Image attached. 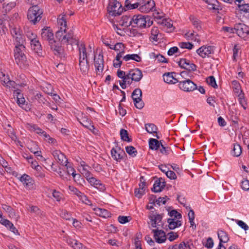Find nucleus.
Segmentation results:
<instances>
[{"label": "nucleus", "mask_w": 249, "mask_h": 249, "mask_svg": "<svg viewBox=\"0 0 249 249\" xmlns=\"http://www.w3.org/2000/svg\"><path fill=\"white\" fill-rule=\"evenodd\" d=\"M167 221L170 230H174L176 228L181 226L182 224L181 221L179 220H176L172 218H168Z\"/></svg>", "instance_id": "28"}, {"label": "nucleus", "mask_w": 249, "mask_h": 249, "mask_svg": "<svg viewBox=\"0 0 249 249\" xmlns=\"http://www.w3.org/2000/svg\"><path fill=\"white\" fill-rule=\"evenodd\" d=\"M163 215V213H154V212L152 211V213L148 216L151 222V225L149 226V228L152 230V232L154 233V237L157 236V233H159V232H160L159 231V226L163 228L164 224L162 223Z\"/></svg>", "instance_id": "2"}, {"label": "nucleus", "mask_w": 249, "mask_h": 249, "mask_svg": "<svg viewBox=\"0 0 249 249\" xmlns=\"http://www.w3.org/2000/svg\"><path fill=\"white\" fill-rule=\"evenodd\" d=\"M130 219V216L120 215L118 217V221L121 224H125L128 222Z\"/></svg>", "instance_id": "57"}, {"label": "nucleus", "mask_w": 249, "mask_h": 249, "mask_svg": "<svg viewBox=\"0 0 249 249\" xmlns=\"http://www.w3.org/2000/svg\"><path fill=\"white\" fill-rule=\"evenodd\" d=\"M8 229H9L10 231H11L12 232H14V233H16L18 232V230L16 229V228L14 226L13 224L10 221H9L8 223L5 226Z\"/></svg>", "instance_id": "63"}, {"label": "nucleus", "mask_w": 249, "mask_h": 249, "mask_svg": "<svg viewBox=\"0 0 249 249\" xmlns=\"http://www.w3.org/2000/svg\"><path fill=\"white\" fill-rule=\"evenodd\" d=\"M241 187L242 189L245 191L249 190V180L245 179L242 181L241 183Z\"/></svg>", "instance_id": "59"}, {"label": "nucleus", "mask_w": 249, "mask_h": 249, "mask_svg": "<svg viewBox=\"0 0 249 249\" xmlns=\"http://www.w3.org/2000/svg\"><path fill=\"white\" fill-rule=\"evenodd\" d=\"M222 31L224 32L230 33H236V27L235 24L234 26V27H231L228 26H223L222 28Z\"/></svg>", "instance_id": "58"}, {"label": "nucleus", "mask_w": 249, "mask_h": 249, "mask_svg": "<svg viewBox=\"0 0 249 249\" xmlns=\"http://www.w3.org/2000/svg\"><path fill=\"white\" fill-rule=\"evenodd\" d=\"M123 59L126 61L132 59L138 62L142 61L141 57L137 54H127L123 57Z\"/></svg>", "instance_id": "38"}, {"label": "nucleus", "mask_w": 249, "mask_h": 249, "mask_svg": "<svg viewBox=\"0 0 249 249\" xmlns=\"http://www.w3.org/2000/svg\"><path fill=\"white\" fill-rule=\"evenodd\" d=\"M145 16L142 15H138L133 16L132 18L133 27H137L143 28L146 27Z\"/></svg>", "instance_id": "12"}, {"label": "nucleus", "mask_w": 249, "mask_h": 249, "mask_svg": "<svg viewBox=\"0 0 249 249\" xmlns=\"http://www.w3.org/2000/svg\"><path fill=\"white\" fill-rule=\"evenodd\" d=\"M119 24L122 26L128 27L130 25H133L132 18L129 16H123L119 21Z\"/></svg>", "instance_id": "30"}, {"label": "nucleus", "mask_w": 249, "mask_h": 249, "mask_svg": "<svg viewBox=\"0 0 249 249\" xmlns=\"http://www.w3.org/2000/svg\"><path fill=\"white\" fill-rule=\"evenodd\" d=\"M218 238L220 240V243H227L229 240L228 234L223 231H219L217 232Z\"/></svg>", "instance_id": "34"}, {"label": "nucleus", "mask_w": 249, "mask_h": 249, "mask_svg": "<svg viewBox=\"0 0 249 249\" xmlns=\"http://www.w3.org/2000/svg\"><path fill=\"white\" fill-rule=\"evenodd\" d=\"M179 89L184 91L190 92L197 89V87L192 80L189 79L179 82Z\"/></svg>", "instance_id": "8"}, {"label": "nucleus", "mask_w": 249, "mask_h": 249, "mask_svg": "<svg viewBox=\"0 0 249 249\" xmlns=\"http://www.w3.org/2000/svg\"><path fill=\"white\" fill-rule=\"evenodd\" d=\"M74 245H72L73 249H87L82 243L77 240H73Z\"/></svg>", "instance_id": "56"}, {"label": "nucleus", "mask_w": 249, "mask_h": 249, "mask_svg": "<svg viewBox=\"0 0 249 249\" xmlns=\"http://www.w3.org/2000/svg\"><path fill=\"white\" fill-rule=\"evenodd\" d=\"M30 45L32 49L39 56H43V51L41 45L37 38L35 39L32 42H30Z\"/></svg>", "instance_id": "18"}, {"label": "nucleus", "mask_w": 249, "mask_h": 249, "mask_svg": "<svg viewBox=\"0 0 249 249\" xmlns=\"http://www.w3.org/2000/svg\"><path fill=\"white\" fill-rule=\"evenodd\" d=\"M58 24L63 26L60 28V30L55 33V37L62 44H70L71 46L76 45L78 48L79 55L88 58V53L84 43L79 44V41L74 37V33L72 30L66 32V22L64 17L58 20Z\"/></svg>", "instance_id": "1"}, {"label": "nucleus", "mask_w": 249, "mask_h": 249, "mask_svg": "<svg viewBox=\"0 0 249 249\" xmlns=\"http://www.w3.org/2000/svg\"><path fill=\"white\" fill-rule=\"evenodd\" d=\"M176 74V73L175 72H168L164 74L163 77L164 82L168 84H171L172 82L173 81L174 75Z\"/></svg>", "instance_id": "43"}, {"label": "nucleus", "mask_w": 249, "mask_h": 249, "mask_svg": "<svg viewBox=\"0 0 249 249\" xmlns=\"http://www.w3.org/2000/svg\"><path fill=\"white\" fill-rule=\"evenodd\" d=\"M128 73L135 82L140 81L143 76L142 71L138 68L129 70Z\"/></svg>", "instance_id": "19"}, {"label": "nucleus", "mask_w": 249, "mask_h": 249, "mask_svg": "<svg viewBox=\"0 0 249 249\" xmlns=\"http://www.w3.org/2000/svg\"><path fill=\"white\" fill-rule=\"evenodd\" d=\"M10 32L13 37L15 38L16 46H19L22 48H25V46L23 45L25 38L20 29L17 27H12L10 29Z\"/></svg>", "instance_id": "7"}, {"label": "nucleus", "mask_w": 249, "mask_h": 249, "mask_svg": "<svg viewBox=\"0 0 249 249\" xmlns=\"http://www.w3.org/2000/svg\"><path fill=\"white\" fill-rule=\"evenodd\" d=\"M35 99L40 104H44L47 101V100L45 99V98L43 97L42 94L40 93H37L36 95H35Z\"/></svg>", "instance_id": "54"}, {"label": "nucleus", "mask_w": 249, "mask_h": 249, "mask_svg": "<svg viewBox=\"0 0 249 249\" xmlns=\"http://www.w3.org/2000/svg\"><path fill=\"white\" fill-rule=\"evenodd\" d=\"M103 55L99 54L97 57L95 56L94 59V65L95 68V72L97 75H101L104 70V60Z\"/></svg>", "instance_id": "9"}, {"label": "nucleus", "mask_w": 249, "mask_h": 249, "mask_svg": "<svg viewBox=\"0 0 249 249\" xmlns=\"http://www.w3.org/2000/svg\"><path fill=\"white\" fill-rule=\"evenodd\" d=\"M28 127L31 130L35 131L37 134L42 135L45 131L41 129L36 124H28Z\"/></svg>", "instance_id": "49"}, {"label": "nucleus", "mask_w": 249, "mask_h": 249, "mask_svg": "<svg viewBox=\"0 0 249 249\" xmlns=\"http://www.w3.org/2000/svg\"><path fill=\"white\" fill-rule=\"evenodd\" d=\"M162 142L163 140L158 141L155 139L150 138L149 140V148L153 150H158L160 148Z\"/></svg>", "instance_id": "23"}, {"label": "nucleus", "mask_w": 249, "mask_h": 249, "mask_svg": "<svg viewBox=\"0 0 249 249\" xmlns=\"http://www.w3.org/2000/svg\"><path fill=\"white\" fill-rule=\"evenodd\" d=\"M155 8V2L153 0H148L144 1L142 0L141 1V5L140 6L139 10L141 12L148 13L150 11L153 10Z\"/></svg>", "instance_id": "13"}, {"label": "nucleus", "mask_w": 249, "mask_h": 249, "mask_svg": "<svg viewBox=\"0 0 249 249\" xmlns=\"http://www.w3.org/2000/svg\"><path fill=\"white\" fill-rule=\"evenodd\" d=\"M207 83L213 88H217V85L216 84L215 78L213 76H210L207 80Z\"/></svg>", "instance_id": "52"}, {"label": "nucleus", "mask_w": 249, "mask_h": 249, "mask_svg": "<svg viewBox=\"0 0 249 249\" xmlns=\"http://www.w3.org/2000/svg\"><path fill=\"white\" fill-rule=\"evenodd\" d=\"M14 94L16 96L17 99V103L21 107V105H25V100L23 97V94L21 93L20 89H17L14 90Z\"/></svg>", "instance_id": "27"}, {"label": "nucleus", "mask_w": 249, "mask_h": 249, "mask_svg": "<svg viewBox=\"0 0 249 249\" xmlns=\"http://www.w3.org/2000/svg\"><path fill=\"white\" fill-rule=\"evenodd\" d=\"M61 216L62 218L66 220H70L71 218V214L66 210L61 211Z\"/></svg>", "instance_id": "62"}, {"label": "nucleus", "mask_w": 249, "mask_h": 249, "mask_svg": "<svg viewBox=\"0 0 249 249\" xmlns=\"http://www.w3.org/2000/svg\"><path fill=\"white\" fill-rule=\"evenodd\" d=\"M25 48H22L19 46H16L15 51V59L16 63L20 67H22L26 64L27 61L26 57L23 52Z\"/></svg>", "instance_id": "5"}, {"label": "nucleus", "mask_w": 249, "mask_h": 249, "mask_svg": "<svg viewBox=\"0 0 249 249\" xmlns=\"http://www.w3.org/2000/svg\"><path fill=\"white\" fill-rule=\"evenodd\" d=\"M79 198L82 201V202L85 203L86 204H90V201L88 199V197L84 195V193H82L81 195L79 196Z\"/></svg>", "instance_id": "64"}, {"label": "nucleus", "mask_w": 249, "mask_h": 249, "mask_svg": "<svg viewBox=\"0 0 249 249\" xmlns=\"http://www.w3.org/2000/svg\"><path fill=\"white\" fill-rule=\"evenodd\" d=\"M239 10L241 14L247 18H249V4H237Z\"/></svg>", "instance_id": "24"}, {"label": "nucleus", "mask_w": 249, "mask_h": 249, "mask_svg": "<svg viewBox=\"0 0 249 249\" xmlns=\"http://www.w3.org/2000/svg\"><path fill=\"white\" fill-rule=\"evenodd\" d=\"M79 66L82 74H87L89 69V61L79 62Z\"/></svg>", "instance_id": "32"}, {"label": "nucleus", "mask_w": 249, "mask_h": 249, "mask_svg": "<svg viewBox=\"0 0 249 249\" xmlns=\"http://www.w3.org/2000/svg\"><path fill=\"white\" fill-rule=\"evenodd\" d=\"M179 46L182 49H188L189 50L192 49L194 45L192 43L190 42H180L179 44Z\"/></svg>", "instance_id": "53"}, {"label": "nucleus", "mask_w": 249, "mask_h": 249, "mask_svg": "<svg viewBox=\"0 0 249 249\" xmlns=\"http://www.w3.org/2000/svg\"><path fill=\"white\" fill-rule=\"evenodd\" d=\"M137 97H140V98H142V92L139 88L135 89L131 94V97L133 99V98H137Z\"/></svg>", "instance_id": "51"}, {"label": "nucleus", "mask_w": 249, "mask_h": 249, "mask_svg": "<svg viewBox=\"0 0 249 249\" xmlns=\"http://www.w3.org/2000/svg\"><path fill=\"white\" fill-rule=\"evenodd\" d=\"M125 150L128 155L131 156L133 157H135L138 153L137 150L133 146H126Z\"/></svg>", "instance_id": "48"}, {"label": "nucleus", "mask_w": 249, "mask_h": 249, "mask_svg": "<svg viewBox=\"0 0 249 249\" xmlns=\"http://www.w3.org/2000/svg\"><path fill=\"white\" fill-rule=\"evenodd\" d=\"M159 231H160V232H159V233H157V236H154V238L158 243L161 244L164 243L166 241V236L164 231L159 230Z\"/></svg>", "instance_id": "31"}, {"label": "nucleus", "mask_w": 249, "mask_h": 249, "mask_svg": "<svg viewBox=\"0 0 249 249\" xmlns=\"http://www.w3.org/2000/svg\"><path fill=\"white\" fill-rule=\"evenodd\" d=\"M169 215L172 217L171 218L175 220H179L182 218L181 213L177 212L176 210H173L168 213Z\"/></svg>", "instance_id": "47"}, {"label": "nucleus", "mask_w": 249, "mask_h": 249, "mask_svg": "<svg viewBox=\"0 0 249 249\" xmlns=\"http://www.w3.org/2000/svg\"><path fill=\"white\" fill-rule=\"evenodd\" d=\"M160 146L161 148L160 150V153L164 155H168L169 154V152L171 151V148L169 147L164 146L162 144V142L161 143Z\"/></svg>", "instance_id": "60"}, {"label": "nucleus", "mask_w": 249, "mask_h": 249, "mask_svg": "<svg viewBox=\"0 0 249 249\" xmlns=\"http://www.w3.org/2000/svg\"><path fill=\"white\" fill-rule=\"evenodd\" d=\"M52 154L54 159L61 165H64L65 163H69L68 159L66 158L65 154L61 152L60 150H53L52 152Z\"/></svg>", "instance_id": "16"}, {"label": "nucleus", "mask_w": 249, "mask_h": 249, "mask_svg": "<svg viewBox=\"0 0 249 249\" xmlns=\"http://www.w3.org/2000/svg\"><path fill=\"white\" fill-rule=\"evenodd\" d=\"M8 82V83L7 82L6 87L16 89H18L19 84H17L14 81L9 80Z\"/></svg>", "instance_id": "55"}, {"label": "nucleus", "mask_w": 249, "mask_h": 249, "mask_svg": "<svg viewBox=\"0 0 249 249\" xmlns=\"http://www.w3.org/2000/svg\"><path fill=\"white\" fill-rule=\"evenodd\" d=\"M179 67L188 71H195L196 70V66L193 64L191 63L190 61L185 58H181L178 62Z\"/></svg>", "instance_id": "15"}, {"label": "nucleus", "mask_w": 249, "mask_h": 249, "mask_svg": "<svg viewBox=\"0 0 249 249\" xmlns=\"http://www.w3.org/2000/svg\"><path fill=\"white\" fill-rule=\"evenodd\" d=\"M111 155L112 158L117 162H120L124 156H126L124 150L120 146H116L111 150Z\"/></svg>", "instance_id": "10"}, {"label": "nucleus", "mask_w": 249, "mask_h": 249, "mask_svg": "<svg viewBox=\"0 0 249 249\" xmlns=\"http://www.w3.org/2000/svg\"><path fill=\"white\" fill-rule=\"evenodd\" d=\"M2 208L7 213H8L10 217L13 218H18V215L15 212V210L13 209L11 206L6 204H2Z\"/></svg>", "instance_id": "29"}, {"label": "nucleus", "mask_w": 249, "mask_h": 249, "mask_svg": "<svg viewBox=\"0 0 249 249\" xmlns=\"http://www.w3.org/2000/svg\"><path fill=\"white\" fill-rule=\"evenodd\" d=\"M69 163H65L64 164V166L66 167V172L69 175H71L73 178H75L76 176H77L79 178L81 177V175L79 174H76L75 172V169L71 167L70 165H68Z\"/></svg>", "instance_id": "35"}, {"label": "nucleus", "mask_w": 249, "mask_h": 249, "mask_svg": "<svg viewBox=\"0 0 249 249\" xmlns=\"http://www.w3.org/2000/svg\"><path fill=\"white\" fill-rule=\"evenodd\" d=\"M25 34L27 37L30 40V42H32L37 38V35L29 28H27L26 30L25 29Z\"/></svg>", "instance_id": "45"}, {"label": "nucleus", "mask_w": 249, "mask_h": 249, "mask_svg": "<svg viewBox=\"0 0 249 249\" xmlns=\"http://www.w3.org/2000/svg\"><path fill=\"white\" fill-rule=\"evenodd\" d=\"M160 181L159 179L156 180L153 185V188H151V191L155 193L160 192L162 191L161 189V185L160 184Z\"/></svg>", "instance_id": "44"}, {"label": "nucleus", "mask_w": 249, "mask_h": 249, "mask_svg": "<svg viewBox=\"0 0 249 249\" xmlns=\"http://www.w3.org/2000/svg\"><path fill=\"white\" fill-rule=\"evenodd\" d=\"M119 51V53H117L115 57V60L118 62L117 64H114L115 68H120L122 64V61H121L120 59L122 57H123V56L124 53V49L123 50H121Z\"/></svg>", "instance_id": "40"}, {"label": "nucleus", "mask_w": 249, "mask_h": 249, "mask_svg": "<svg viewBox=\"0 0 249 249\" xmlns=\"http://www.w3.org/2000/svg\"><path fill=\"white\" fill-rule=\"evenodd\" d=\"M145 128L147 133L150 134L157 133L158 130L157 126L152 123L145 124Z\"/></svg>", "instance_id": "36"}, {"label": "nucleus", "mask_w": 249, "mask_h": 249, "mask_svg": "<svg viewBox=\"0 0 249 249\" xmlns=\"http://www.w3.org/2000/svg\"><path fill=\"white\" fill-rule=\"evenodd\" d=\"M41 36L44 40L48 41L49 43L51 42V40L54 39L52 30L48 27L42 30Z\"/></svg>", "instance_id": "20"}, {"label": "nucleus", "mask_w": 249, "mask_h": 249, "mask_svg": "<svg viewBox=\"0 0 249 249\" xmlns=\"http://www.w3.org/2000/svg\"><path fill=\"white\" fill-rule=\"evenodd\" d=\"M120 136L122 140L127 142H132V139L128 137V133L126 130L121 129L120 130Z\"/></svg>", "instance_id": "42"}, {"label": "nucleus", "mask_w": 249, "mask_h": 249, "mask_svg": "<svg viewBox=\"0 0 249 249\" xmlns=\"http://www.w3.org/2000/svg\"><path fill=\"white\" fill-rule=\"evenodd\" d=\"M88 181L91 185L101 191H104L106 189L105 185L101 183V181L94 177L89 178Z\"/></svg>", "instance_id": "21"}, {"label": "nucleus", "mask_w": 249, "mask_h": 249, "mask_svg": "<svg viewBox=\"0 0 249 249\" xmlns=\"http://www.w3.org/2000/svg\"><path fill=\"white\" fill-rule=\"evenodd\" d=\"M57 39L59 40L58 38ZM62 44L64 45L65 44L61 43V41L59 40L56 41L54 39L51 40V42L49 43L51 49L53 52L54 55L60 58L65 57V56L64 49L61 46ZM66 44L67 45V44Z\"/></svg>", "instance_id": "6"}, {"label": "nucleus", "mask_w": 249, "mask_h": 249, "mask_svg": "<svg viewBox=\"0 0 249 249\" xmlns=\"http://www.w3.org/2000/svg\"><path fill=\"white\" fill-rule=\"evenodd\" d=\"M187 248H190L189 245L182 242L179 244L170 245L167 249H186Z\"/></svg>", "instance_id": "37"}, {"label": "nucleus", "mask_w": 249, "mask_h": 249, "mask_svg": "<svg viewBox=\"0 0 249 249\" xmlns=\"http://www.w3.org/2000/svg\"><path fill=\"white\" fill-rule=\"evenodd\" d=\"M97 215L104 218H108L111 216V213L107 210L100 208H96L94 209Z\"/></svg>", "instance_id": "26"}, {"label": "nucleus", "mask_w": 249, "mask_h": 249, "mask_svg": "<svg viewBox=\"0 0 249 249\" xmlns=\"http://www.w3.org/2000/svg\"><path fill=\"white\" fill-rule=\"evenodd\" d=\"M208 5V8L210 10H219L222 8L219 5V2L217 0H203Z\"/></svg>", "instance_id": "25"}, {"label": "nucleus", "mask_w": 249, "mask_h": 249, "mask_svg": "<svg viewBox=\"0 0 249 249\" xmlns=\"http://www.w3.org/2000/svg\"><path fill=\"white\" fill-rule=\"evenodd\" d=\"M19 180L26 187H32L34 184V180L30 176L25 174L20 177Z\"/></svg>", "instance_id": "22"}, {"label": "nucleus", "mask_w": 249, "mask_h": 249, "mask_svg": "<svg viewBox=\"0 0 249 249\" xmlns=\"http://www.w3.org/2000/svg\"><path fill=\"white\" fill-rule=\"evenodd\" d=\"M197 53L201 57H210L211 54L214 53L213 46H203L196 50Z\"/></svg>", "instance_id": "14"}, {"label": "nucleus", "mask_w": 249, "mask_h": 249, "mask_svg": "<svg viewBox=\"0 0 249 249\" xmlns=\"http://www.w3.org/2000/svg\"><path fill=\"white\" fill-rule=\"evenodd\" d=\"M242 153L241 146L239 144H234L231 151L232 155L234 157H239Z\"/></svg>", "instance_id": "41"}, {"label": "nucleus", "mask_w": 249, "mask_h": 249, "mask_svg": "<svg viewBox=\"0 0 249 249\" xmlns=\"http://www.w3.org/2000/svg\"><path fill=\"white\" fill-rule=\"evenodd\" d=\"M110 49L114 50L115 51H119L121 50L125 49L124 45L122 42H118L116 43L114 46L110 47Z\"/></svg>", "instance_id": "50"}, {"label": "nucleus", "mask_w": 249, "mask_h": 249, "mask_svg": "<svg viewBox=\"0 0 249 249\" xmlns=\"http://www.w3.org/2000/svg\"><path fill=\"white\" fill-rule=\"evenodd\" d=\"M190 20L192 21V24L195 26V27L198 30H200L201 29V21L195 17L193 16H190L189 18Z\"/></svg>", "instance_id": "39"}, {"label": "nucleus", "mask_w": 249, "mask_h": 249, "mask_svg": "<svg viewBox=\"0 0 249 249\" xmlns=\"http://www.w3.org/2000/svg\"><path fill=\"white\" fill-rule=\"evenodd\" d=\"M133 101L136 108L142 109L143 107L144 104L142 100V98H140V97L133 98Z\"/></svg>", "instance_id": "46"}, {"label": "nucleus", "mask_w": 249, "mask_h": 249, "mask_svg": "<svg viewBox=\"0 0 249 249\" xmlns=\"http://www.w3.org/2000/svg\"><path fill=\"white\" fill-rule=\"evenodd\" d=\"M159 34V30L157 27H153L151 31V36H150V40L156 42L158 41L159 38L158 37Z\"/></svg>", "instance_id": "33"}, {"label": "nucleus", "mask_w": 249, "mask_h": 249, "mask_svg": "<svg viewBox=\"0 0 249 249\" xmlns=\"http://www.w3.org/2000/svg\"><path fill=\"white\" fill-rule=\"evenodd\" d=\"M236 33L240 37L245 38L249 35V27L243 23L235 24Z\"/></svg>", "instance_id": "11"}, {"label": "nucleus", "mask_w": 249, "mask_h": 249, "mask_svg": "<svg viewBox=\"0 0 249 249\" xmlns=\"http://www.w3.org/2000/svg\"><path fill=\"white\" fill-rule=\"evenodd\" d=\"M81 117L78 118V120L83 126L90 130L95 129L94 125L91 124V120L89 119L86 114L82 113Z\"/></svg>", "instance_id": "17"}, {"label": "nucleus", "mask_w": 249, "mask_h": 249, "mask_svg": "<svg viewBox=\"0 0 249 249\" xmlns=\"http://www.w3.org/2000/svg\"><path fill=\"white\" fill-rule=\"evenodd\" d=\"M30 211L31 213H34L38 215H42L41 211L37 207L35 206H32L30 207Z\"/></svg>", "instance_id": "61"}, {"label": "nucleus", "mask_w": 249, "mask_h": 249, "mask_svg": "<svg viewBox=\"0 0 249 249\" xmlns=\"http://www.w3.org/2000/svg\"><path fill=\"white\" fill-rule=\"evenodd\" d=\"M107 8L109 15L113 17L121 15L124 10L121 3L117 0H110Z\"/></svg>", "instance_id": "4"}, {"label": "nucleus", "mask_w": 249, "mask_h": 249, "mask_svg": "<svg viewBox=\"0 0 249 249\" xmlns=\"http://www.w3.org/2000/svg\"><path fill=\"white\" fill-rule=\"evenodd\" d=\"M42 14V10L37 5H34L29 9L27 18L34 24H36L40 20Z\"/></svg>", "instance_id": "3"}]
</instances>
